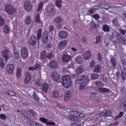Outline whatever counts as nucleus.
Here are the masks:
<instances>
[{
  "mask_svg": "<svg viewBox=\"0 0 126 126\" xmlns=\"http://www.w3.org/2000/svg\"><path fill=\"white\" fill-rule=\"evenodd\" d=\"M90 80L89 77L87 75H81L76 79V83L81 84L79 86V89L83 91L85 89L86 83H88Z\"/></svg>",
  "mask_w": 126,
  "mask_h": 126,
  "instance_id": "obj_1",
  "label": "nucleus"
},
{
  "mask_svg": "<svg viewBox=\"0 0 126 126\" xmlns=\"http://www.w3.org/2000/svg\"><path fill=\"white\" fill-rule=\"evenodd\" d=\"M62 84L65 88H69L71 87L72 82L69 75H64L62 77Z\"/></svg>",
  "mask_w": 126,
  "mask_h": 126,
  "instance_id": "obj_2",
  "label": "nucleus"
},
{
  "mask_svg": "<svg viewBox=\"0 0 126 126\" xmlns=\"http://www.w3.org/2000/svg\"><path fill=\"white\" fill-rule=\"evenodd\" d=\"M4 7L5 11L9 15H14L17 11V8L12 5L6 4L4 6Z\"/></svg>",
  "mask_w": 126,
  "mask_h": 126,
  "instance_id": "obj_3",
  "label": "nucleus"
},
{
  "mask_svg": "<svg viewBox=\"0 0 126 126\" xmlns=\"http://www.w3.org/2000/svg\"><path fill=\"white\" fill-rule=\"evenodd\" d=\"M56 12L54 6L52 4H50L47 6V13L48 16H53Z\"/></svg>",
  "mask_w": 126,
  "mask_h": 126,
  "instance_id": "obj_4",
  "label": "nucleus"
},
{
  "mask_svg": "<svg viewBox=\"0 0 126 126\" xmlns=\"http://www.w3.org/2000/svg\"><path fill=\"white\" fill-rule=\"evenodd\" d=\"M71 116H74L75 118H82L85 116L84 114L78 111H72L70 112Z\"/></svg>",
  "mask_w": 126,
  "mask_h": 126,
  "instance_id": "obj_5",
  "label": "nucleus"
},
{
  "mask_svg": "<svg viewBox=\"0 0 126 126\" xmlns=\"http://www.w3.org/2000/svg\"><path fill=\"white\" fill-rule=\"evenodd\" d=\"M121 43L122 44L126 45V38L124 37L122 34L119 33L118 34L117 39L116 40V43Z\"/></svg>",
  "mask_w": 126,
  "mask_h": 126,
  "instance_id": "obj_6",
  "label": "nucleus"
},
{
  "mask_svg": "<svg viewBox=\"0 0 126 126\" xmlns=\"http://www.w3.org/2000/svg\"><path fill=\"white\" fill-rule=\"evenodd\" d=\"M28 52H29V50L27 49V48L25 47H21V56L23 58L26 59L29 56Z\"/></svg>",
  "mask_w": 126,
  "mask_h": 126,
  "instance_id": "obj_7",
  "label": "nucleus"
},
{
  "mask_svg": "<svg viewBox=\"0 0 126 126\" xmlns=\"http://www.w3.org/2000/svg\"><path fill=\"white\" fill-rule=\"evenodd\" d=\"M25 9L27 11H30L33 8V5L31 3L30 1H26L24 3Z\"/></svg>",
  "mask_w": 126,
  "mask_h": 126,
  "instance_id": "obj_8",
  "label": "nucleus"
},
{
  "mask_svg": "<svg viewBox=\"0 0 126 126\" xmlns=\"http://www.w3.org/2000/svg\"><path fill=\"white\" fill-rule=\"evenodd\" d=\"M68 44V42L67 40H62L61 42L58 44V48L60 50H63L65 48Z\"/></svg>",
  "mask_w": 126,
  "mask_h": 126,
  "instance_id": "obj_9",
  "label": "nucleus"
},
{
  "mask_svg": "<svg viewBox=\"0 0 126 126\" xmlns=\"http://www.w3.org/2000/svg\"><path fill=\"white\" fill-rule=\"evenodd\" d=\"M51 77L54 81H56L57 83H60L61 80L59 74L57 72H54L51 75Z\"/></svg>",
  "mask_w": 126,
  "mask_h": 126,
  "instance_id": "obj_10",
  "label": "nucleus"
},
{
  "mask_svg": "<svg viewBox=\"0 0 126 126\" xmlns=\"http://www.w3.org/2000/svg\"><path fill=\"white\" fill-rule=\"evenodd\" d=\"M39 120L42 123L46 124L47 125H51V126L56 125L55 122H51L50 121H48L47 119L44 117H40L39 119Z\"/></svg>",
  "mask_w": 126,
  "mask_h": 126,
  "instance_id": "obj_11",
  "label": "nucleus"
},
{
  "mask_svg": "<svg viewBox=\"0 0 126 126\" xmlns=\"http://www.w3.org/2000/svg\"><path fill=\"white\" fill-rule=\"evenodd\" d=\"M14 65L13 64H8L6 65L7 72L9 74H12L14 72Z\"/></svg>",
  "mask_w": 126,
  "mask_h": 126,
  "instance_id": "obj_12",
  "label": "nucleus"
},
{
  "mask_svg": "<svg viewBox=\"0 0 126 126\" xmlns=\"http://www.w3.org/2000/svg\"><path fill=\"white\" fill-rule=\"evenodd\" d=\"M42 41L44 43H46L48 41V33L47 32L44 31L41 36Z\"/></svg>",
  "mask_w": 126,
  "mask_h": 126,
  "instance_id": "obj_13",
  "label": "nucleus"
},
{
  "mask_svg": "<svg viewBox=\"0 0 126 126\" xmlns=\"http://www.w3.org/2000/svg\"><path fill=\"white\" fill-rule=\"evenodd\" d=\"M25 83L28 84L31 82L32 79V76L29 72H27L25 74Z\"/></svg>",
  "mask_w": 126,
  "mask_h": 126,
  "instance_id": "obj_14",
  "label": "nucleus"
},
{
  "mask_svg": "<svg viewBox=\"0 0 126 126\" xmlns=\"http://www.w3.org/2000/svg\"><path fill=\"white\" fill-rule=\"evenodd\" d=\"M49 65L52 68L54 69H56L59 67L58 63L56 61L54 60H52L50 62Z\"/></svg>",
  "mask_w": 126,
  "mask_h": 126,
  "instance_id": "obj_15",
  "label": "nucleus"
},
{
  "mask_svg": "<svg viewBox=\"0 0 126 126\" xmlns=\"http://www.w3.org/2000/svg\"><path fill=\"white\" fill-rule=\"evenodd\" d=\"M71 59V56L70 55H68L67 53H64L63 56V60L64 62H68L70 61Z\"/></svg>",
  "mask_w": 126,
  "mask_h": 126,
  "instance_id": "obj_16",
  "label": "nucleus"
},
{
  "mask_svg": "<svg viewBox=\"0 0 126 126\" xmlns=\"http://www.w3.org/2000/svg\"><path fill=\"white\" fill-rule=\"evenodd\" d=\"M9 52L7 50H4L2 52V56L4 58L6 62L9 59Z\"/></svg>",
  "mask_w": 126,
  "mask_h": 126,
  "instance_id": "obj_17",
  "label": "nucleus"
},
{
  "mask_svg": "<svg viewBox=\"0 0 126 126\" xmlns=\"http://www.w3.org/2000/svg\"><path fill=\"white\" fill-rule=\"evenodd\" d=\"M118 33H117V32H113V33H112V34L110 37V39L113 42L116 43V40L118 39Z\"/></svg>",
  "mask_w": 126,
  "mask_h": 126,
  "instance_id": "obj_18",
  "label": "nucleus"
},
{
  "mask_svg": "<svg viewBox=\"0 0 126 126\" xmlns=\"http://www.w3.org/2000/svg\"><path fill=\"white\" fill-rule=\"evenodd\" d=\"M59 36L61 39H66L68 37V33L66 31H61L59 32Z\"/></svg>",
  "mask_w": 126,
  "mask_h": 126,
  "instance_id": "obj_19",
  "label": "nucleus"
},
{
  "mask_svg": "<svg viewBox=\"0 0 126 126\" xmlns=\"http://www.w3.org/2000/svg\"><path fill=\"white\" fill-rule=\"evenodd\" d=\"M83 57L84 58V59L89 60L91 57V52L89 51L85 52V53H84V55H83Z\"/></svg>",
  "mask_w": 126,
  "mask_h": 126,
  "instance_id": "obj_20",
  "label": "nucleus"
},
{
  "mask_svg": "<svg viewBox=\"0 0 126 126\" xmlns=\"http://www.w3.org/2000/svg\"><path fill=\"white\" fill-rule=\"evenodd\" d=\"M30 44L32 46H34L36 43H37V37L33 35V36H31L30 38Z\"/></svg>",
  "mask_w": 126,
  "mask_h": 126,
  "instance_id": "obj_21",
  "label": "nucleus"
},
{
  "mask_svg": "<svg viewBox=\"0 0 126 126\" xmlns=\"http://www.w3.org/2000/svg\"><path fill=\"white\" fill-rule=\"evenodd\" d=\"M63 19L62 18L61 16H58L55 18L54 19V22L57 24H59L62 23H63Z\"/></svg>",
  "mask_w": 126,
  "mask_h": 126,
  "instance_id": "obj_22",
  "label": "nucleus"
},
{
  "mask_svg": "<svg viewBox=\"0 0 126 126\" xmlns=\"http://www.w3.org/2000/svg\"><path fill=\"white\" fill-rule=\"evenodd\" d=\"M112 115V112L111 110H107L101 113V115L104 117H109Z\"/></svg>",
  "mask_w": 126,
  "mask_h": 126,
  "instance_id": "obj_23",
  "label": "nucleus"
},
{
  "mask_svg": "<svg viewBox=\"0 0 126 126\" xmlns=\"http://www.w3.org/2000/svg\"><path fill=\"white\" fill-rule=\"evenodd\" d=\"M70 98V92L67 91L64 96V99L65 101H68Z\"/></svg>",
  "mask_w": 126,
  "mask_h": 126,
  "instance_id": "obj_24",
  "label": "nucleus"
},
{
  "mask_svg": "<svg viewBox=\"0 0 126 126\" xmlns=\"http://www.w3.org/2000/svg\"><path fill=\"white\" fill-rule=\"evenodd\" d=\"M3 32L4 33L8 34L10 32V29L7 25H5L3 27Z\"/></svg>",
  "mask_w": 126,
  "mask_h": 126,
  "instance_id": "obj_25",
  "label": "nucleus"
},
{
  "mask_svg": "<svg viewBox=\"0 0 126 126\" xmlns=\"http://www.w3.org/2000/svg\"><path fill=\"white\" fill-rule=\"evenodd\" d=\"M101 68L100 66L98 64L96 65L94 67V72L96 73H99L101 72Z\"/></svg>",
  "mask_w": 126,
  "mask_h": 126,
  "instance_id": "obj_26",
  "label": "nucleus"
},
{
  "mask_svg": "<svg viewBox=\"0 0 126 126\" xmlns=\"http://www.w3.org/2000/svg\"><path fill=\"white\" fill-rule=\"evenodd\" d=\"M42 91L44 93L47 92V91L48 90V85L46 83H43L42 85Z\"/></svg>",
  "mask_w": 126,
  "mask_h": 126,
  "instance_id": "obj_27",
  "label": "nucleus"
},
{
  "mask_svg": "<svg viewBox=\"0 0 126 126\" xmlns=\"http://www.w3.org/2000/svg\"><path fill=\"white\" fill-rule=\"evenodd\" d=\"M98 91L101 93H107L109 92V89L105 88H100L98 89Z\"/></svg>",
  "mask_w": 126,
  "mask_h": 126,
  "instance_id": "obj_28",
  "label": "nucleus"
},
{
  "mask_svg": "<svg viewBox=\"0 0 126 126\" xmlns=\"http://www.w3.org/2000/svg\"><path fill=\"white\" fill-rule=\"evenodd\" d=\"M6 94L12 97H14L16 95V93L12 91H8L6 92Z\"/></svg>",
  "mask_w": 126,
  "mask_h": 126,
  "instance_id": "obj_29",
  "label": "nucleus"
},
{
  "mask_svg": "<svg viewBox=\"0 0 126 126\" xmlns=\"http://www.w3.org/2000/svg\"><path fill=\"white\" fill-rule=\"evenodd\" d=\"M25 22L27 25H31L32 22V19L30 16L27 17L25 20Z\"/></svg>",
  "mask_w": 126,
  "mask_h": 126,
  "instance_id": "obj_30",
  "label": "nucleus"
},
{
  "mask_svg": "<svg viewBox=\"0 0 126 126\" xmlns=\"http://www.w3.org/2000/svg\"><path fill=\"white\" fill-rule=\"evenodd\" d=\"M52 97L54 98H58L59 97V93L58 91H53L52 94Z\"/></svg>",
  "mask_w": 126,
  "mask_h": 126,
  "instance_id": "obj_31",
  "label": "nucleus"
},
{
  "mask_svg": "<svg viewBox=\"0 0 126 126\" xmlns=\"http://www.w3.org/2000/svg\"><path fill=\"white\" fill-rule=\"evenodd\" d=\"M102 29L104 32H109L110 31V27L108 25H104L102 27Z\"/></svg>",
  "mask_w": 126,
  "mask_h": 126,
  "instance_id": "obj_32",
  "label": "nucleus"
},
{
  "mask_svg": "<svg viewBox=\"0 0 126 126\" xmlns=\"http://www.w3.org/2000/svg\"><path fill=\"white\" fill-rule=\"evenodd\" d=\"M47 55L46 52L45 51H43L41 52V56L40 58L41 59H45L47 58Z\"/></svg>",
  "mask_w": 126,
  "mask_h": 126,
  "instance_id": "obj_33",
  "label": "nucleus"
},
{
  "mask_svg": "<svg viewBox=\"0 0 126 126\" xmlns=\"http://www.w3.org/2000/svg\"><path fill=\"white\" fill-rule=\"evenodd\" d=\"M98 77H99V75L96 73H93L91 75V79H93V80L98 79Z\"/></svg>",
  "mask_w": 126,
  "mask_h": 126,
  "instance_id": "obj_34",
  "label": "nucleus"
},
{
  "mask_svg": "<svg viewBox=\"0 0 126 126\" xmlns=\"http://www.w3.org/2000/svg\"><path fill=\"white\" fill-rule=\"evenodd\" d=\"M41 33H42V30L41 29H39L37 31V33H36L37 39L40 40V39L41 38Z\"/></svg>",
  "mask_w": 126,
  "mask_h": 126,
  "instance_id": "obj_35",
  "label": "nucleus"
},
{
  "mask_svg": "<svg viewBox=\"0 0 126 126\" xmlns=\"http://www.w3.org/2000/svg\"><path fill=\"white\" fill-rule=\"evenodd\" d=\"M76 62L79 64H81L83 63L82 58L81 56H78L76 58Z\"/></svg>",
  "mask_w": 126,
  "mask_h": 126,
  "instance_id": "obj_36",
  "label": "nucleus"
},
{
  "mask_svg": "<svg viewBox=\"0 0 126 126\" xmlns=\"http://www.w3.org/2000/svg\"><path fill=\"white\" fill-rule=\"evenodd\" d=\"M95 85L98 87H104V84L100 81H97L95 82Z\"/></svg>",
  "mask_w": 126,
  "mask_h": 126,
  "instance_id": "obj_37",
  "label": "nucleus"
},
{
  "mask_svg": "<svg viewBox=\"0 0 126 126\" xmlns=\"http://www.w3.org/2000/svg\"><path fill=\"white\" fill-rule=\"evenodd\" d=\"M5 23V20L0 16V27H3Z\"/></svg>",
  "mask_w": 126,
  "mask_h": 126,
  "instance_id": "obj_38",
  "label": "nucleus"
},
{
  "mask_svg": "<svg viewBox=\"0 0 126 126\" xmlns=\"http://www.w3.org/2000/svg\"><path fill=\"white\" fill-rule=\"evenodd\" d=\"M112 23L115 26H117L119 25V21L117 18H115L113 20H112Z\"/></svg>",
  "mask_w": 126,
  "mask_h": 126,
  "instance_id": "obj_39",
  "label": "nucleus"
},
{
  "mask_svg": "<svg viewBox=\"0 0 126 126\" xmlns=\"http://www.w3.org/2000/svg\"><path fill=\"white\" fill-rule=\"evenodd\" d=\"M110 63H112L113 66L116 67L117 65L116 60L113 58H112L110 60Z\"/></svg>",
  "mask_w": 126,
  "mask_h": 126,
  "instance_id": "obj_40",
  "label": "nucleus"
},
{
  "mask_svg": "<svg viewBox=\"0 0 126 126\" xmlns=\"http://www.w3.org/2000/svg\"><path fill=\"white\" fill-rule=\"evenodd\" d=\"M56 6L59 8H61L62 6V0H57L56 1Z\"/></svg>",
  "mask_w": 126,
  "mask_h": 126,
  "instance_id": "obj_41",
  "label": "nucleus"
},
{
  "mask_svg": "<svg viewBox=\"0 0 126 126\" xmlns=\"http://www.w3.org/2000/svg\"><path fill=\"white\" fill-rule=\"evenodd\" d=\"M29 111L26 110H24L22 111V114L27 118H29Z\"/></svg>",
  "mask_w": 126,
  "mask_h": 126,
  "instance_id": "obj_42",
  "label": "nucleus"
},
{
  "mask_svg": "<svg viewBox=\"0 0 126 126\" xmlns=\"http://www.w3.org/2000/svg\"><path fill=\"white\" fill-rule=\"evenodd\" d=\"M21 72H22V70L21 68H19L17 69L16 75L18 78H19V77H20L21 76Z\"/></svg>",
  "mask_w": 126,
  "mask_h": 126,
  "instance_id": "obj_43",
  "label": "nucleus"
},
{
  "mask_svg": "<svg viewBox=\"0 0 126 126\" xmlns=\"http://www.w3.org/2000/svg\"><path fill=\"white\" fill-rule=\"evenodd\" d=\"M35 22L37 23H41V19H40V15L37 14L36 16L35 17Z\"/></svg>",
  "mask_w": 126,
  "mask_h": 126,
  "instance_id": "obj_44",
  "label": "nucleus"
},
{
  "mask_svg": "<svg viewBox=\"0 0 126 126\" xmlns=\"http://www.w3.org/2000/svg\"><path fill=\"white\" fill-rule=\"evenodd\" d=\"M43 3L42 2H41L39 4H38L37 9V11L38 12L41 11V10L42 9V8H43Z\"/></svg>",
  "mask_w": 126,
  "mask_h": 126,
  "instance_id": "obj_45",
  "label": "nucleus"
},
{
  "mask_svg": "<svg viewBox=\"0 0 126 126\" xmlns=\"http://www.w3.org/2000/svg\"><path fill=\"white\" fill-rule=\"evenodd\" d=\"M14 58L16 60L20 59V54L18 52H14Z\"/></svg>",
  "mask_w": 126,
  "mask_h": 126,
  "instance_id": "obj_46",
  "label": "nucleus"
},
{
  "mask_svg": "<svg viewBox=\"0 0 126 126\" xmlns=\"http://www.w3.org/2000/svg\"><path fill=\"white\" fill-rule=\"evenodd\" d=\"M84 71V70L83 68H81L80 67L77 68L76 69V73L78 74H81Z\"/></svg>",
  "mask_w": 126,
  "mask_h": 126,
  "instance_id": "obj_47",
  "label": "nucleus"
},
{
  "mask_svg": "<svg viewBox=\"0 0 126 126\" xmlns=\"http://www.w3.org/2000/svg\"><path fill=\"white\" fill-rule=\"evenodd\" d=\"M5 64L4 63L3 60L2 58H0V66L1 68H3Z\"/></svg>",
  "mask_w": 126,
  "mask_h": 126,
  "instance_id": "obj_48",
  "label": "nucleus"
},
{
  "mask_svg": "<svg viewBox=\"0 0 126 126\" xmlns=\"http://www.w3.org/2000/svg\"><path fill=\"white\" fill-rule=\"evenodd\" d=\"M121 77L123 80L125 81L126 79V74L125 72H122L121 73Z\"/></svg>",
  "mask_w": 126,
  "mask_h": 126,
  "instance_id": "obj_49",
  "label": "nucleus"
},
{
  "mask_svg": "<svg viewBox=\"0 0 126 126\" xmlns=\"http://www.w3.org/2000/svg\"><path fill=\"white\" fill-rule=\"evenodd\" d=\"M103 9L108 10L111 8V6L109 4H105L104 6L102 7Z\"/></svg>",
  "mask_w": 126,
  "mask_h": 126,
  "instance_id": "obj_50",
  "label": "nucleus"
},
{
  "mask_svg": "<svg viewBox=\"0 0 126 126\" xmlns=\"http://www.w3.org/2000/svg\"><path fill=\"white\" fill-rule=\"evenodd\" d=\"M0 119L2 120H4L6 119V117L4 114H0Z\"/></svg>",
  "mask_w": 126,
  "mask_h": 126,
  "instance_id": "obj_51",
  "label": "nucleus"
},
{
  "mask_svg": "<svg viewBox=\"0 0 126 126\" xmlns=\"http://www.w3.org/2000/svg\"><path fill=\"white\" fill-rule=\"evenodd\" d=\"M96 43L97 44L99 43L101 40V37L100 36H96Z\"/></svg>",
  "mask_w": 126,
  "mask_h": 126,
  "instance_id": "obj_52",
  "label": "nucleus"
},
{
  "mask_svg": "<svg viewBox=\"0 0 126 126\" xmlns=\"http://www.w3.org/2000/svg\"><path fill=\"white\" fill-rule=\"evenodd\" d=\"M102 55H101L100 53H98L97 54V59L98 60H99V61H102Z\"/></svg>",
  "mask_w": 126,
  "mask_h": 126,
  "instance_id": "obj_53",
  "label": "nucleus"
},
{
  "mask_svg": "<svg viewBox=\"0 0 126 126\" xmlns=\"http://www.w3.org/2000/svg\"><path fill=\"white\" fill-rule=\"evenodd\" d=\"M35 84L36 85H37V87H40V86H41V82L40 81L39 79H37L36 81H35Z\"/></svg>",
  "mask_w": 126,
  "mask_h": 126,
  "instance_id": "obj_54",
  "label": "nucleus"
},
{
  "mask_svg": "<svg viewBox=\"0 0 126 126\" xmlns=\"http://www.w3.org/2000/svg\"><path fill=\"white\" fill-rule=\"evenodd\" d=\"M93 17L96 20H98L100 18V16L98 14H93Z\"/></svg>",
  "mask_w": 126,
  "mask_h": 126,
  "instance_id": "obj_55",
  "label": "nucleus"
},
{
  "mask_svg": "<svg viewBox=\"0 0 126 126\" xmlns=\"http://www.w3.org/2000/svg\"><path fill=\"white\" fill-rule=\"evenodd\" d=\"M69 119L71 121H74L75 120V117L74 116L71 115L69 117Z\"/></svg>",
  "mask_w": 126,
  "mask_h": 126,
  "instance_id": "obj_56",
  "label": "nucleus"
},
{
  "mask_svg": "<svg viewBox=\"0 0 126 126\" xmlns=\"http://www.w3.org/2000/svg\"><path fill=\"white\" fill-rule=\"evenodd\" d=\"M93 26L94 29H97L99 28V25L96 24L95 23H93Z\"/></svg>",
  "mask_w": 126,
  "mask_h": 126,
  "instance_id": "obj_57",
  "label": "nucleus"
},
{
  "mask_svg": "<svg viewBox=\"0 0 126 126\" xmlns=\"http://www.w3.org/2000/svg\"><path fill=\"white\" fill-rule=\"evenodd\" d=\"M120 32H121V34L125 35V34H126V30L121 29H120Z\"/></svg>",
  "mask_w": 126,
  "mask_h": 126,
  "instance_id": "obj_58",
  "label": "nucleus"
},
{
  "mask_svg": "<svg viewBox=\"0 0 126 126\" xmlns=\"http://www.w3.org/2000/svg\"><path fill=\"white\" fill-rule=\"evenodd\" d=\"M94 8H91L89 10L88 12L90 14H93L94 13Z\"/></svg>",
  "mask_w": 126,
  "mask_h": 126,
  "instance_id": "obj_59",
  "label": "nucleus"
},
{
  "mask_svg": "<svg viewBox=\"0 0 126 126\" xmlns=\"http://www.w3.org/2000/svg\"><path fill=\"white\" fill-rule=\"evenodd\" d=\"M33 98L37 101H39V97H38V95L36 94H33Z\"/></svg>",
  "mask_w": 126,
  "mask_h": 126,
  "instance_id": "obj_60",
  "label": "nucleus"
},
{
  "mask_svg": "<svg viewBox=\"0 0 126 126\" xmlns=\"http://www.w3.org/2000/svg\"><path fill=\"white\" fill-rule=\"evenodd\" d=\"M32 126H43L41 125V124H39V123H32Z\"/></svg>",
  "mask_w": 126,
  "mask_h": 126,
  "instance_id": "obj_61",
  "label": "nucleus"
},
{
  "mask_svg": "<svg viewBox=\"0 0 126 126\" xmlns=\"http://www.w3.org/2000/svg\"><path fill=\"white\" fill-rule=\"evenodd\" d=\"M53 57V55L51 53H49L48 55H47V58L48 59H51Z\"/></svg>",
  "mask_w": 126,
  "mask_h": 126,
  "instance_id": "obj_62",
  "label": "nucleus"
},
{
  "mask_svg": "<svg viewBox=\"0 0 126 126\" xmlns=\"http://www.w3.org/2000/svg\"><path fill=\"white\" fill-rule=\"evenodd\" d=\"M54 30V27L52 26H50L49 27V32H51L53 31Z\"/></svg>",
  "mask_w": 126,
  "mask_h": 126,
  "instance_id": "obj_63",
  "label": "nucleus"
},
{
  "mask_svg": "<svg viewBox=\"0 0 126 126\" xmlns=\"http://www.w3.org/2000/svg\"><path fill=\"white\" fill-rule=\"evenodd\" d=\"M34 67V69L36 70V69H38V68H40V64L37 63V64H35Z\"/></svg>",
  "mask_w": 126,
  "mask_h": 126,
  "instance_id": "obj_64",
  "label": "nucleus"
}]
</instances>
